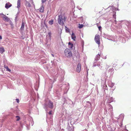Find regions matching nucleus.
Segmentation results:
<instances>
[{
  "label": "nucleus",
  "instance_id": "35",
  "mask_svg": "<svg viewBox=\"0 0 131 131\" xmlns=\"http://www.w3.org/2000/svg\"><path fill=\"white\" fill-rule=\"evenodd\" d=\"M0 15H3L4 16H5V15H4L3 13L0 14Z\"/></svg>",
  "mask_w": 131,
  "mask_h": 131
},
{
  "label": "nucleus",
  "instance_id": "5",
  "mask_svg": "<svg viewBox=\"0 0 131 131\" xmlns=\"http://www.w3.org/2000/svg\"><path fill=\"white\" fill-rule=\"evenodd\" d=\"M81 64L80 63H79L77 66L76 69V71L78 72H80L81 71Z\"/></svg>",
  "mask_w": 131,
  "mask_h": 131
},
{
  "label": "nucleus",
  "instance_id": "21",
  "mask_svg": "<svg viewBox=\"0 0 131 131\" xmlns=\"http://www.w3.org/2000/svg\"><path fill=\"white\" fill-rule=\"evenodd\" d=\"M10 24L11 25V26H12L13 27V24L12 22L11 21H10Z\"/></svg>",
  "mask_w": 131,
  "mask_h": 131
},
{
  "label": "nucleus",
  "instance_id": "52",
  "mask_svg": "<svg viewBox=\"0 0 131 131\" xmlns=\"http://www.w3.org/2000/svg\"><path fill=\"white\" fill-rule=\"evenodd\" d=\"M82 16L81 17V18H82Z\"/></svg>",
  "mask_w": 131,
  "mask_h": 131
},
{
  "label": "nucleus",
  "instance_id": "15",
  "mask_svg": "<svg viewBox=\"0 0 131 131\" xmlns=\"http://www.w3.org/2000/svg\"><path fill=\"white\" fill-rule=\"evenodd\" d=\"M114 99L113 97H111L110 98V99L109 100L108 103H110L111 102H113V101Z\"/></svg>",
  "mask_w": 131,
  "mask_h": 131
},
{
  "label": "nucleus",
  "instance_id": "29",
  "mask_svg": "<svg viewBox=\"0 0 131 131\" xmlns=\"http://www.w3.org/2000/svg\"><path fill=\"white\" fill-rule=\"evenodd\" d=\"M16 102L17 103H18L19 102V99H16Z\"/></svg>",
  "mask_w": 131,
  "mask_h": 131
},
{
  "label": "nucleus",
  "instance_id": "12",
  "mask_svg": "<svg viewBox=\"0 0 131 131\" xmlns=\"http://www.w3.org/2000/svg\"><path fill=\"white\" fill-rule=\"evenodd\" d=\"M20 0H18L17 1V8L19 9V8L20 7Z\"/></svg>",
  "mask_w": 131,
  "mask_h": 131
},
{
  "label": "nucleus",
  "instance_id": "51",
  "mask_svg": "<svg viewBox=\"0 0 131 131\" xmlns=\"http://www.w3.org/2000/svg\"><path fill=\"white\" fill-rule=\"evenodd\" d=\"M23 39H24V37H23Z\"/></svg>",
  "mask_w": 131,
  "mask_h": 131
},
{
  "label": "nucleus",
  "instance_id": "24",
  "mask_svg": "<svg viewBox=\"0 0 131 131\" xmlns=\"http://www.w3.org/2000/svg\"><path fill=\"white\" fill-rule=\"evenodd\" d=\"M98 27V28L99 30L100 31L101 30V28H102L101 26H99Z\"/></svg>",
  "mask_w": 131,
  "mask_h": 131
},
{
  "label": "nucleus",
  "instance_id": "44",
  "mask_svg": "<svg viewBox=\"0 0 131 131\" xmlns=\"http://www.w3.org/2000/svg\"><path fill=\"white\" fill-rule=\"evenodd\" d=\"M45 25L46 27H47V26L46 24H45Z\"/></svg>",
  "mask_w": 131,
  "mask_h": 131
},
{
  "label": "nucleus",
  "instance_id": "34",
  "mask_svg": "<svg viewBox=\"0 0 131 131\" xmlns=\"http://www.w3.org/2000/svg\"><path fill=\"white\" fill-rule=\"evenodd\" d=\"M102 66H99V68L100 69H101L102 68Z\"/></svg>",
  "mask_w": 131,
  "mask_h": 131
},
{
  "label": "nucleus",
  "instance_id": "6",
  "mask_svg": "<svg viewBox=\"0 0 131 131\" xmlns=\"http://www.w3.org/2000/svg\"><path fill=\"white\" fill-rule=\"evenodd\" d=\"M114 70L113 68L110 69L108 71V73L110 74L111 76H112L114 72Z\"/></svg>",
  "mask_w": 131,
  "mask_h": 131
},
{
  "label": "nucleus",
  "instance_id": "1",
  "mask_svg": "<svg viewBox=\"0 0 131 131\" xmlns=\"http://www.w3.org/2000/svg\"><path fill=\"white\" fill-rule=\"evenodd\" d=\"M66 18L64 15H60L58 16V22L60 25H63L64 24V22L66 21Z\"/></svg>",
  "mask_w": 131,
  "mask_h": 131
},
{
  "label": "nucleus",
  "instance_id": "42",
  "mask_svg": "<svg viewBox=\"0 0 131 131\" xmlns=\"http://www.w3.org/2000/svg\"><path fill=\"white\" fill-rule=\"evenodd\" d=\"M97 66H100V65H99V64H97Z\"/></svg>",
  "mask_w": 131,
  "mask_h": 131
},
{
  "label": "nucleus",
  "instance_id": "33",
  "mask_svg": "<svg viewBox=\"0 0 131 131\" xmlns=\"http://www.w3.org/2000/svg\"><path fill=\"white\" fill-rule=\"evenodd\" d=\"M109 105L111 107V108H110L112 109L113 108L112 106L110 104H109Z\"/></svg>",
  "mask_w": 131,
  "mask_h": 131
},
{
  "label": "nucleus",
  "instance_id": "27",
  "mask_svg": "<svg viewBox=\"0 0 131 131\" xmlns=\"http://www.w3.org/2000/svg\"><path fill=\"white\" fill-rule=\"evenodd\" d=\"M52 111H49V114L50 115H51L52 114Z\"/></svg>",
  "mask_w": 131,
  "mask_h": 131
},
{
  "label": "nucleus",
  "instance_id": "39",
  "mask_svg": "<svg viewBox=\"0 0 131 131\" xmlns=\"http://www.w3.org/2000/svg\"><path fill=\"white\" fill-rule=\"evenodd\" d=\"M48 42L47 41L46 43V44L47 45H48Z\"/></svg>",
  "mask_w": 131,
  "mask_h": 131
},
{
  "label": "nucleus",
  "instance_id": "14",
  "mask_svg": "<svg viewBox=\"0 0 131 131\" xmlns=\"http://www.w3.org/2000/svg\"><path fill=\"white\" fill-rule=\"evenodd\" d=\"M68 45H69L70 46V47H69V48L70 49L71 48L72 49L73 47V44L72 43H71V42H70L68 43Z\"/></svg>",
  "mask_w": 131,
  "mask_h": 131
},
{
  "label": "nucleus",
  "instance_id": "31",
  "mask_svg": "<svg viewBox=\"0 0 131 131\" xmlns=\"http://www.w3.org/2000/svg\"><path fill=\"white\" fill-rule=\"evenodd\" d=\"M122 123L121 122V123L119 125V126L120 127H122Z\"/></svg>",
  "mask_w": 131,
  "mask_h": 131
},
{
  "label": "nucleus",
  "instance_id": "45",
  "mask_svg": "<svg viewBox=\"0 0 131 131\" xmlns=\"http://www.w3.org/2000/svg\"><path fill=\"white\" fill-rule=\"evenodd\" d=\"M17 16H16V17H15V19H16L17 18Z\"/></svg>",
  "mask_w": 131,
  "mask_h": 131
},
{
  "label": "nucleus",
  "instance_id": "41",
  "mask_svg": "<svg viewBox=\"0 0 131 131\" xmlns=\"http://www.w3.org/2000/svg\"><path fill=\"white\" fill-rule=\"evenodd\" d=\"M96 25H97V26L98 27L99 26H98V23H97L96 24Z\"/></svg>",
  "mask_w": 131,
  "mask_h": 131
},
{
  "label": "nucleus",
  "instance_id": "22",
  "mask_svg": "<svg viewBox=\"0 0 131 131\" xmlns=\"http://www.w3.org/2000/svg\"><path fill=\"white\" fill-rule=\"evenodd\" d=\"M96 65V62H94L93 63V67H95Z\"/></svg>",
  "mask_w": 131,
  "mask_h": 131
},
{
  "label": "nucleus",
  "instance_id": "7",
  "mask_svg": "<svg viewBox=\"0 0 131 131\" xmlns=\"http://www.w3.org/2000/svg\"><path fill=\"white\" fill-rule=\"evenodd\" d=\"M12 5L11 4L9 3H7L5 5V7L7 9H8L10 7L12 6Z\"/></svg>",
  "mask_w": 131,
  "mask_h": 131
},
{
  "label": "nucleus",
  "instance_id": "36",
  "mask_svg": "<svg viewBox=\"0 0 131 131\" xmlns=\"http://www.w3.org/2000/svg\"><path fill=\"white\" fill-rule=\"evenodd\" d=\"M105 86H106V88H105V89H106V90H107V86H106V85H105Z\"/></svg>",
  "mask_w": 131,
  "mask_h": 131
},
{
  "label": "nucleus",
  "instance_id": "46",
  "mask_svg": "<svg viewBox=\"0 0 131 131\" xmlns=\"http://www.w3.org/2000/svg\"><path fill=\"white\" fill-rule=\"evenodd\" d=\"M11 28H12V29H13V27L12 26H11Z\"/></svg>",
  "mask_w": 131,
  "mask_h": 131
},
{
  "label": "nucleus",
  "instance_id": "13",
  "mask_svg": "<svg viewBox=\"0 0 131 131\" xmlns=\"http://www.w3.org/2000/svg\"><path fill=\"white\" fill-rule=\"evenodd\" d=\"M5 51L3 47H0V52L2 54Z\"/></svg>",
  "mask_w": 131,
  "mask_h": 131
},
{
  "label": "nucleus",
  "instance_id": "50",
  "mask_svg": "<svg viewBox=\"0 0 131 131\" xmlns=\"http://www.w3.org/2000/svg\"><path fill=\"white\" fill-rule=\"evenodd\" d=\"M124 64V63L122 65V66H123V64Z\"/></svg>",
  "mask_w": 131,
  "mask_h": 131
},
{
  "label": "nucleus",
  "instance_id": "18",
  "mask_svg": "<svg viewBox=\"0 0 131 131\" xmlns=\"http://www.w3.org/2000/svg\"><path fill=\"white\" fill-rule=\"evenodd\" d=\"M53 20H52L49 21V24L50 25H52L53 24Z\"/></svg>",
  "mask_w": 131,
  "mask_h": 131
},
{
  "label": "nucleus",
  "instance_id": "3",
  "mask_svg": "<svg viewBox=\"0 0 131 131\" xmlns=\"http://www.w3.org/2000/svg\"><path fill=\"white\" fill-rule=\"evenodd\" d=\"M65 56L68 58H70L72 56V53L70 49L68 48L66 49L64 52Z\"/></svg>",
  "mask_w": 131,
  "mask_h": 131
},
{
  "label": "nucleus",
  "instance_id": "10",
  "mask_svg": "<svg viewBox=\"0 0 131 131\" xmlns=\"http://www.w3.org/2000/svg\"><path fill=\"white\" fill-rule=\"evenodd\" d=\"M72 39L74 41L75 40L76 36L74 33L72 32L71 35Z\"/></svg>",
  "mask_w": 131,
  "mask_h": 131
},
{
  "label": "nucleus",
  "instance_id": "30",
  "mask_svg": "<svg viewBox=\"0 0 131 131\" xmlns=\"http://www.w3.org/2000/svg\"><path fill=\"white\" fill-rule=\"evenodd\" d=\"M20 117H19L18 118H17L16 120V121H19L20 120Z\"/></svg>",
  "mask_w": 131,
  "mask_h": 131
},
{
  "label": "nucleus",
  "instance_id": "17",
  "mask_svg": "<svg viewBox=\"0 0 131 131\" xmlns=\"http://www.w3.org/2000/svg\"><path fill=\"white\" fill-rule=\"evenodd\" d=\"M4 67L6 69V70L7 71H8L9 72L10 71H11L8 68V67L7 66H6L5 65Z\"/></svg>",
  "mask_w": 131,
  "mask_h": 131
},
{
  "label": "nucleus",
  "instance_id": "37",
  "mask_svg": "<svg viewBox=\"0 0 131 131\" xmlns=\"http://www.w3.org/2000/svg\"><path fill=\"white\" fill-rule=\"evenodd\" d=\"M122 131H128L126 129H125V130H122Z\"/></svg>",
  "mask_w": 131,
  "mask_h": 131
},
{
  "label": "nucleus",
  "instance_id": "8",
  "mask_svg": "<svg viewBox=\"0 0 131 131\" xmlns=\"http://www.w3.org/2000/svg\"><path fill=\"white\" fill-rule=\"evenodd\" d=\"M2 17L3 20L5 21L8 22L9 20V19L6 15H5V16H3Z\"/></svg>",
  "mask_w": 131,
  "mask_h": 131
},
{
  "label": "nucleus",
  "instance_id": "2",
  "mask_svg": "<svg viewBox=\"0 0 131 131\" xmlns=\"http://www.w3.org/2000/svg\"><path fill=\"white\" fill-rule=\"evenodd\" d=\"M53 107V103L50 100H49L48 102L47 101L44 104V108L46 112L48 110V108L52 109Z\"/></svg>",
  "mask_w": 131,
  "mask_h": 131
},
{
  "label": "nucleus",
  "instance_id": "16",
  "mask_svg": "<svg viewBox=\"0 0 131 131\" xmlns=\"http://www.w3.org/2000/svg\"><path fill=\"white\" fill-rule=\"evenodd\" d=\"M43 6H42L40 8L39 11L41 12H43Z\"/></svg>",
  "mask_w": 131,
  "mask_h": 131
},
{
  "label": "nucleus",
  "instance_id": "48",
  "mask_svg": "<svg viewBox=\"0 0 131 131\" xmlns=\"http://www.w3.org/2000/svg\"><path fill=\"white\" fill-rule=\"evenodd\" d=\"M113 17H115V15H113Z\"/></svg>",
  "mask_w": 131,
  "mask_h": 131
},
{
  "label": "nucleus",
  "instance_id": "20",
  "mask_svg": "<svg viewBox=\"0 0 131 131\" xmlns=\"http://www.w3.org/2000/svg\"><path fill=\"white\" fill-rule=\"evenodd\" d=\"M63 102H64L63 103H66L67 100L65 98H63Z\"/></svg>",
  "mask_w": 131,
  "mask_h": 131
},
{
  "label": "nucleus",
  "instance_id": "11",
  "mask_svg": "<svg viewBox=\"0 0 131 131\" xmlns=\"http://www.w3.org/2000/svg\"><path fill=\"white\" fill-rule=\"evenodd\" d=\"M24 28V24L23 21H22L21 26L20 28V30H23Z\"/></svg>",
  "mask_w": 131,
  "mask_h": 131
},
{
  "label": "nucleus",
  "instance_id": "23",
  "mask_svg": "<svg viewBox=\"0 0 131 131\" xmlns=\"http://www.w3.org/2000/svg\"><path fill=\"white\" fill-rule=\"evenodd\" d=\"M110 67V66L108 65H106V69L107 70L108 69V68Z\"/></svg>",
  "mask_w": 131,
  "mask_h": 131
},
{
  "label": "nucleus",
  "instance_id": "25",
  "mask_svg": "<svg viewBox=\"0 0 131 131\" xmlns=\"http://www.w3.org/2000/svg\"><path fill=\"white\" fill-rule=\"evenodd\" d=\"M48 34L49 35V36L50 37H51V33L50 32H49L48 33Z\"/></svg>",
  "mask_w": 131,
  "mask_h": 131
},
{
  "label": "nucleus",
  "instance_id": "9",
  "mask_svg": "<svg viewBox=\"0 0 131 131\" xmlns=\"http://www.w3.org/2000/svg\"><path fill=\"white\" fill-rule=\"evenodd\" d=\"M100 57V55L98 54H97L95 58V61H98L99 60Z\"/></svg>",
  "mask_w": 131,
  "mask_h": 131
},
{
  "label": "nucleus",
  "instance_id": "4",
  "mask_svg": "<svg viewBox=\"0 0 131 131\" xmlns=\"http://www.w3.org/2000/svg\"><path fill=\"white\" fill-rule=\"evenodd\" d=\"M94 40L95 42L99 45L100 43V35L98 34L96 35L95 36Z\"/></svg>",
  "mask_w": 131,
  "mask_h": 131
},
{
  "label": "nucleus",
  "instance_id": "40",
  "mask_svg": "<svg viewBox=\"0 0 131 131\" xmlns=\"http://www.w3.org/2000/svg\"><path fill=\"white\" fill-rule=\"evenodd\" d=\"M16 117L18 118L19 117L18 116H16Z\"/></svg>",
  "mask_w": 131,
  "mask_h": 131
},
{
  "label": "nucleus",
  "instance_id": "19",
  "mask_svg": "<svg viewBox=\"0 0 131 131\" xmlns=\"http://www.w3.org/2000/svg\"><path fill=\"white\" fill-rule=\"evenodd\" d=\"M79 26H78V27L79 28H82L83 26V25L82 24H79Z\"/></svg>",
  "mask_w": 131,
  "mask_h": 131
},
{
  "label": "nucleus",
  "instance_id": "38",
  "mask_svg": "<svg viewBox=\"0 0 131 131\" xmlns=\"http://www.w3.org/2000/svg\"><path fill=\"white\" fill-rule=\"evenodd\" d=\"M2 39V37L0 35V39Z\"/></svg>",
  "mask_w": 131,
  "mask_h": 131
},
{
  "label": "nucleus",
  "instance_id": "49",
  "mask_svg": "<svg viewBox=\"0 0 131 131\" xmlns=\"http://www.w3.org/2000/svg\"><path fill=\"white\" fill-rule=\"evenodd\" d=\"M71 102L72 103H73L72 102V101H71Z\"/></svg>",
  "mask_w": 131,
  "mask_h": 131
},
{
  "label": "nucleus",
  "instance_id": "32",
  "mask_svg": "<svg viewBox=\"0 0 131 131\" xmlns=\"http://www.w3.org/2000/svg\"><path fill=\"white\" fill-rule=\"evenodd\" d=\"M87 103H89L90 104L91 106V104L90 102H89V101H88V102H87Z\"/></svg>",
  "mask_w": 131,
  "mask_h": 131
},
{
  "label": "nucleus",
  "instance_id": "28",
  "mask_svg": "<svg viewBox=\"0 0 131 131\" xmlns=\"http://www.w3.org/2000/svg\"><path fill=\"white\" fill-rule=\"evenodd\" d=\"M31 5L30 3H28V5L27 6L28 7H30L31 6Z\"/></svg>",
  "mask_w": 131,
  "mask_h": 131
},
{
  "label": "nucleus",
  "instance_id": "47",
  "mask_svg": "<svg viewBox=\"0 0 131 131\" xmlns=\"http://www.w3.org/2000/svg\"><path fill=\"white\" fill-rule=\"evenodd\" d=\"M61 32H62V30H61L60 34H61Z\"/></svg>",
  "mask_w": 131,
  "mask_h": 131
},
{
  "label": "nucleus",
  "instance_id": "43",
  "mask_svg": "<svg viewBox=\"0 0 131 131\" xmlns=\"http://www.w3.org/2000/svg\"><path fill=\"white\" fill-rule=\"evenodd\" d=\"M51 55L52 57H54V55L53 54H51Z\"/></svg>",
  "mask_w": 131,
  "mask_h": 131
},
{
  "label": "nucleus",
  "instance_id": "26",
  "mask_svg": "<svg viewBox=\"0 0 131 131\" xmlns=\"http://www.w3.org/2000/svg\"><path fill=\"white\" fill-rule=\"evenodd\" d=\"M46 0H41V2L42 3H43L46 2Z\"/></svg>",
  "mask_w": 131,
  "mask_h": 131
}]
</instances>
